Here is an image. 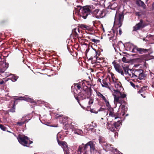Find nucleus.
<instances>
[{
    "label": "nucleus",
    "mask_w": 154,
    "mask_h": 154,
    "mask_svg": "<svg viewBox=\"0 0 154 154\" xmlns=\"http://www.w3.org/2000/svg\"><path fill=\"white\" fill-rule=\"evenodd\" d=\"M112 64L117 72L122 75H126L128 77V78L125 77V79L128 81V78H131L132 80H134L137 79L141 80L143 79L145 77L143 71L141 69L136 70L133 73L131 72V69L129 68V66L128 65H122L123 70L120 65L117 63L115 62H113Z\"/></svg>",
    "instance_id": "nucleus-1"
},
{
    "label": "nucleus",
    "mask_w": 154,
    "mask_h": 154,
    "mask_svg": "<svg viewBox=\"0 0 154 154\" xmlns=\"http://www.w3.org/2000/svg\"><path fill=\"white\" fill-rule=\"evenodd\" d=\"M76 12H78L84 19L86 18L90 13H92L95 9V7L93 5L82 7L79 5L74 7Z\"/></svg>",
    "instance_id": "nucleus-2"
},
{
    "label": "nucleus",
    "mask_w": 154,
    "mask_h": 154,
    "mask_svg": "<svg viewBox=\"0 0 154 154\" xmlns=\"http://www.w3.org/2000/svg\"><path fill=\"white\" fill-rule=\"evenodd\" d=\"M112 94L114 97V103L115 105L117 104H122L123 100L122 99L126 97L125 94H122L120 92L115 91V92H112Z\"/></svg>",
    "instance_id": "nucleus-3"
},
{
    "label": "nucleus",
    "mask_w": 154,
    "mask_h": 154,
    "mask_svg": "<svg viewBox=\"0 0 154 154\" xmlns=\"http://www.w3.org/2000/svg\"><path fill=\"white\" fill-rule=\"evenodd\" d=\"M6 61L3 56H0V73L4 72L8 67L9 64Z\"/></svg>",
    "instance_id": "nucleus-4"
},
{
    "label": "nucleus",
    "mask_w": 154,
    "mask_h": 154,
    "mask_svg": "<svg viewBox=\"0 0 154 154\" xmlns=\"http://www.w3.org/2000/svg\"><path fill=\"white\" fill-rule=\"evenodd\" d=\"M19 142L24 146H26L28 144V137L23 135L20 134L17 137Z\"/></svg>",
    "instance_id": "nucleus-5"
},
{
    "label": "nucleus",
    "mask_w": 154,
    "mask_h": 154,
    "mask_svg": "<svg viewBox=\"0 0 154 154\" xmlns=\"http://www.w3.org/2000/svg\"><path fill=\"white\" fill-rule=\"evenodd\" d=\"M58 143L59 145L63 148V151L65 152L64 154H69V150L66 143L64 141H60L58 140Z\"/></svg>",
    "instance_id": "nucleus-6"
},
{
    "label": "nucleus",
    "mask_w": 154,
    "mask_h": 154,
    "mask_svg": "<svg viewBox=\"0 0 154 154\" xmlns=\"http://www.w3.org/2000/svg\"><path fill=\"white\" fill-rule=\"evenodd\" d=\"M122 16L121 15H119L118 17H117L116 14V15L114 22V25H117L119 27L121 26L122 24Z\"/></svg>",
    "instance_id": "nucleus-7"
},
{
    "label": "nucleus",
    "mask_w": 154,
    "mask_h": 154,
    "mask_svg": "<svg viewBox=\"0 0 154 154\" xmlns=\"http://www.w3.org/2000/svg\"><path fill=\"white\" fill-rule=\"evenodd\" d=\"M120 45L123 46L124 47H127L128 48H136L137 46L130 43H127L123 44L122 42H119L118 44V47L119 48L121 47Z\"/></svg>",
    "instance_id": "nucleus-8"
},
{
    "label": "nucleus",
    "mask_w": 154,
    "mask_h": 154,
    "mask_svg": "<svg viewBox=\"0 0 154 154\" xmlns=\"http://www.w3.org/2000/svg\"><path fill=\"white\" fill-rule=\"evenodd\" d=\"M115 88H116V90H115L111 88L113 92H115V91H119L120 92L121 90L122 89L121 86V84L120 82L118 81H116L113 84Z\"/></svg>",
    "instance_id": "nucleus-9"
},
{
    "label": "nucleus",
    "mask_w": 154,
    "mask_h": 154,
    "mask_svg": "<svg viewBox=\"0 0 154 154\" xmlns=\"http://www.w3.org/2000/svg\"><path fill=\"white\" fill-rule=\"evenodd\" d=\"M143 27L144 26L143 24V21L142 20H141L139 23H137L134 27L133 31H136L140 29L143 28Z\"/></svg>",
    "instance_id": "nucleus-10"
},
{
    "label": "nucleus",
    "mask_w": 154,
    "mask_h": 154,
    "mask_svg": "<svg viewBox=\"0 0 154 154\" xmlns=\"http://www.w3.org/2000/svg\"><path fill=\"white\" fill-rule=\"evenodd\" d=\"M130 51L132 52H135V51H138L140 54L146 53L148 51L146 49H129Z\"/></svg>",
    "instance_id": "nucleus-11"
},
{
    "label": "nucleus",
    "mask_w": 154,
    "mask_h": 154,
    "mask_svg": "<svg viewBox=\"0 0 154 154\" xmlns=\"http://www.w3.org/2000/svg\"><path fill=\"white\" fill-rule=\"evenodd\" d=\"M108 111L109 112V117H112L113 118L112 120H113V119H116L117 118H118V117L116 116V115L113 112V109L112 108H109V109H108Z\"/></svg>",
    "instance_id": "nucleus-12"
},
{
    "label": "nucleus",
    "mask_w": 154,
    "mask_h": 154,
    "mask_svg": "<svg viewBox=\"0 0 154 154\" xmlns=\"http://www.w3.org/2000/svg\"><path fill=\"white\" fill-rule=\"evenodd\" d=\"M88 92L86 90H84L80 92L79 94V97H81L82 99H85L86 98Z\"/></svg>",
    "instance_id": "nucleus-13"
},
{
    "label": "nucleus",
    "mask_w": 154,
    "mask_h": 154,
    "mask_svg": "<svg viewBox=\"0 0 154 154\" xmlns=\"http://www.w3.org/2000/svg\"><path fill=\"white\" fill-rule=\"evenodd\" d=\"M101 85L103 87H105L108 88L112 92H113L112 90L111 89V88L110 87V83H108L104 80L102 81V83H101Z\"/></svg>",
    "instance_id": "nucleus-14"
},
{
    "label": "nucleus",
    "mask_w": 154,
    "mask_h": 154,
    "mask_svg": "<svg viewBox=\"0 0 154 154\" xmlns=\"http://www.w3.org/2000/svg\"><path fill=\"white\" fill-rule=\"evenodd\" d=\"M19 99H20V100H26L28 102H30L31 103H33L34 102L33 100L32 99L30 98L27 96L20 97L19 98Z\"/></svg>",
    "instance_id": "nucleus-15"
},
{
    "label": "nucleus",
    "mask_w": 154,
    "mask_h": 154,
    "mask_svg": "<svg viewBox=\"0 0 154 154\" xmlns=\"http://www.w3.org/2000/svg\"><path fill=\"white\" fill-rule=\"evenodd\" d=\"M149 82L152 87H154V74L152 73H150Z\"/></svg>",
    "instance_id": "nucleus-16"
},
{
    "label": "nucleus",
    "mask_w": 154,
    "mask_h": 154,
    "mask_svg": "<svg viewBox=\"0 0 154 154\" xmlns=\"http://www.w3.org/2000/svg\"><path fill=\"white\" fill-rule=\"evenodd\" d=\"M19 98L18 99H15V98H14V100H13V103H12V107L11 108V109H10V112H15V101L17 100H19Z\"/></svg>",
    "instance_id": "nucleus-17"
},
{
    "label": "nucleus",
    "mask_w": 154,
    "mask_h": 154,
    "mask_svg": "<svg viewBox=\"0 0 154 154\" xmlns=\"http://www.w3.org/2000/svg\"><path fill=\"white\" fill-rule=\"evenodd\" d=\"M18 78V77L17 76H16L13 74H10V79H11L12 82L16 81Z\"/></svg>",
    "instance_id": "nucleus-18"
},
{
    "label": "nucleus",
    "mask_w": 154,
    "mask_h": 154,
    "mask_svg": "<svg viewBox=\"0 0 154 154\" xmlns=\"http://www.w3.org/2000/svg\"><path fill=\"white\" fill-rule=\"evenodd\" d=\"M120 107L121 108L122 111L123 112L122 115L123 116L125 114V112L127 111V108L124 105H122V104L120 105Z\"/></svg>",
    "instance_id": "nucleus-19"
},
{
    "label": "nucleus",
    "mask_w": 154,
    "mask_h": 154,
    "mask_svg": "<svg viewBox=\"0 0 154 154\" xmlns=\"http://www.w3.org/2000/svg\"><path fill=\"white\" fill-rule=\"evenodd\" d=\"M107 128L108 129H109L110 131H113L115 130V129H116V128H115V127L114 126V127H111L112 126V125L110 124L109 123H107Z\"/></svg>",
    "instance_id": "nucleus-20"
},
{
    "label": "nucleus",
    "mask_w": 154,
    "mask_h": 154,
    "mask_svg": "<svg viewBox=\"0 0 154 154\" xmlns=\"http://www.w3.org/2000/svg\"><path fill=\"white\" fill-rule=\"evenodd\" d=\"M99 12H98V14H97V16H96V17L98 18L102 17L103 16V11H102L99 10Z\"/></svg>",
    "instance_id": "nucleus-21"
},
{
    "label": "nucleus",
    "mask_w": 154,
    "mask_h": 154,
    "mask_svg": "<svg viewBox=\"0 0 154 154\" xmlns=\"http://www.w3.org/2000/svg\"><path fill=\"white\" fill-rule=\"evenodd\" d=\"M113 75H112L111 78H109V79L110 82L109 83H110V84H113V85L115 82H116V81L115 80V79L113 78Z\"/></svg>",
    "instance_id": "nucleus-22"
},
{
    "label": "nucleus",
    "mask_w": 154,
    "mask_h": 154,
    "mask_svg": "<svg viewBox=\"0 0 154 154\" xmlns=\"http://www.w3.org/2000/svg\"><path fill=\"white\" fill-rule=\"evenodd\" d=\"M136 3L139 5L141 6L142 7H144L145 6L144 3L141 0H140V1H136Z\"/></svg>",
    "instance_id": "nucleus-23"
},
{
    "label": "nucleus",
    "mask_w": 154,
    "mask_h": 154,
    "mask_svg": "<svg viewBox=\"0 0 154 154\" xmlns=\"http://www.w3.org/2000/svg\"><path fill=\"white\" fill-rule=\"evenodd\" d=\"M121 122L119 120L117 121V122H115L114 123V126L115 127V128H116V129H117V128L120 126Z\"/></svg>",
    "instance_id": "nucleus-24"
},
{
    "label": "nucleus",
    "mask_w": 154,
    "mask_h": 154,
    "mask_svg": "<svg viewBox=\"0 0 154 154\" xmlns=\"http://www.w3.org/2000/svg\"><path fill=\"white\" fill-rule=\"evenodd\" d=\"M0 128L4 131H7L8 132H10V131L7 130V128L2 124L0 125Z\"/></svg>",
    "instance_id": "nucleus-25"
},
{
    "label": "nucleus",
    "mask_w": 154,
    "mask_h": 154,
    "mask_svg": "<svg viewBox=\"0 0 154 154\" xmlns=\"http://www.w3.org/2000/svg\"><path fill=\"white\" fill-rule=\"evenodd\" d=\"M91 42H93L94 43V46L95 45V44H97V43H98L100 42V41L99 40L96 39L94 38L91 39Z\"/></svg>",
    "instance_id": "nucleus-26"
},
{
    "label": "nucleus",
    "mask_w": 154,
    "mask_h": 154,
    "mask_svg": "<svg viewBox=\"0 0 154 154\" xmlns=\"http://www.w3.org/2000/svg\"><path fill=\"white\" fill-rule=\"evenodd\" d=\"M75 133L77 134L80 135H82L83 134V131L77 129L75 131Z\"/></svg>",
    "instance_id": "nucleus-27"
},
{
    "label": "nucleus",
    "mask_w": 154,
    "mask_h": 154,
    "mask_svg": "<svg viewBox=\"0 0 154 154\" xmlns=\"http://www.w3.org/2000/svg\"><path fill=\"white\" fill-rule=\"evenodd\" d=\"M97 95H98V96L100 97H101V98H102L104 100H106V98H105V97H104L100 93V92H98V93H97Z\"/></svg>",
    "instance_id": "nucleus-28"
},
{
    "label": "nucleus",
    "mask_w": 154,
    "mask_h": 154,
    "mask_svg": "<svg viewBox=\"0 0 154 154\" xmlns=\"http://www.w3.org/2000/svg\"><path fill=\"white\" fill-rule=\"evenodd\" d=\"M108 114V112H106L105 111H103L101 112V114L102 116L104 117L106 116Z\"/></svg>",
    "instance_id": "nucleus-29"
},
{
    "label": "nucleus",
    "mask_w": 154,
    "mask_h": 154,
    "mask_svg": "<svg viewBox=\"0 0 154 154\" xmlns=\"http://www.w3.org/2000/svg\"><path fill=\"white\" fill-rule=\"evenodd\" d=\"M104 101L105 102L106 105L108 107L109 109V108H111L110 106L109 102L106 100H106H104Z\"/></svg>",
    "instance_id": "nucleus-30"
},
{
    "label": "nucleus",
    "mask_w": 154,
    "mask_h": 154,
    "mask_svg": "<svg viewBox=\"0 0 154 154\" xmlns=\"http://www.w3.org/2000/svg\"><path fill=\"white\" fill-rule=\"evenodd\" d=\"M122 61L124 63H129V61L126 59V58L125 57H123L122 58Z\"/></svg>",
    "instance_id": "nucleus-31"
},
{
    "label": "nucleus",
    "mask_w": 154,
    "mask_h": 154,
    "mask_svg": "<svg viewBox=\"0 0 154 154\" xmlns=\"http://www.w3.org/2000/svg\"><path fill=\"white\" fill-rule=\"evenodd\" d=\"M99 10L98 9H95L92 13H93L94 14L96 15V16H97V14H98V12H99Z\"/></svg>",
    "instance_id": "nucleus-32"
},
{
    "label": "nucleus",
    "mask_w": 154,
    "mask_h": 154,
    "mask_svg": "<svg viewBox=\"0 0 154 154\" xmlns=\"http://www.w3.org/2000/svg\"><path fill=\"white\" fill-rule=\"evenodd\" d=\"M99 141L100 143L101 144L104 142V139L103 137H100L99 138Z\"/></svg>",
    "instance_id": "nucleus-33"
},
{
    "label": "nucleus",
    "mask_w": 154,
    "mask_h": 154,
    "mask_svg": "<svg viewBox=\"0 0 154 154\" xmlns=\"http://www.w3.org/2000/svg\"><path fill=\"white\" fill-rule=\"evenodd\" d=\"M145 88H142L140 90L138 91V93L140 94L142 92L144 91L145 90Z\"/></svg>",
    "instance_id": "nucleus-34"
},
{
    "label": "nucleus",
    "mask_w": 154,
    "mask_h": 154,
    "mask_svg": "<svg viewBox=\"0 0 154 154\" xmlns=\"http://www.w3.org/2000/svg\"><path fill=\"white\" fill-rule=\"evenodd\" d=\"M82 26L83 27L87 29H88L89 28V27L88 26H86V25H82Z\"/></svg>",
    "instance_id": "nucleus-35"
},
{
    "label": "nucleus",
    "mask_w": 154,
    "mask_h": 154,
    "mask_svg": "<svg viewBox=\"0 0 154 154\" xmlns=\"http://www.w3.org/2000/svg\"><path fill=\"white\" fill-rule=\"evenodd\" d=\"M93 49L95 51V52L96 53V57H97V54H99V52H98V51H97L95 49Z\"/></svg>",
    "instance_id": "nucleus-36"
},
{
    "label": "nucleus",
    "mask_w": 154,
    "mask_h": 154,
    "mask_svg": "<svg viewBox=\"0 0 154 154\" xmlns=\"http://www.w3.org/2000/svg\"><path fill=\"white\" fill-rule=\"evenodd\" d=\"M130 83L131 84V85L134 88H135V84L132 82H130Z\"/></svg>",
    "instance_id": "nucleus-37"
},
{
    "label": "nucleus",
    "mask_w": 154,
    "mask_h": 154,
    "mask_svg": "<svg viewBox=\"0 0 154 154\" xmlns=\"http://www.w3.org/2000/svg\"><path fill=\"white\" fill-rule=\"evenodd\" d=\"M76 86L77 87L78 89H80L81 88L80 85H78V84H76Z\"/></svg>",
    "instance_id": "nucleus-38"
},
{
    "label": "nucleus",
    "mask_w": 154,
    "mask_h": 154,
    "mask_svg": "<svg viewBox=\"0 0 154 154\" xmlns=\"http://www.w3.org/2000/svg\"><path fill=\"white\" fill-rule=\"evenodd\" d=\"M82 147H81L80 146H79V151L80 152V153H81V150L82 149Z\"/></svg>",
    "instance_id": "nucleus-39"
},
{
    "label": "nucleus",
    "mask_w": 154,
    "mask_h": 154,
    "mask_svg": "<svg viewBox=\"0 0 154 154\" xmlns=\"http://www.w3.org/2000/svg\"><path fill=\"white\" fill-rule=\"evenodd\" d=\"M23 123H24V122H17V124L20 125H21Z\"/></svg>",
    "instance_id": "nucleus-40"
},
{
    "label": "nucleus",
    "mask_w": 154,
    "mask_h": 154,
    "mask_svg": "<svg viewBox=\"0 0 154 154\" xmlns=\"http://www.w3.org/2000/svg\"><path fill=\"white\" fill-rule=\"evenodd\" d=\"M119 34L120 35H121L122 33V32L120 29L119 30Z\"/></svg>",
    "instance_id": "nucleus-41"
},
{
    "label": "nucleus",
    "mask_w": 154,
    "mask_h": 154,
    "mask_svg": "<svg viewBox=\"0 0 154 154\" xmlns=\"http://www.w3.org/2000/svg\"><path fill=\"white\" fill-rule=\"evenodd\" d=\"M4 83V82L3 81H2L1 82H0V85H2Z\"/></svg>",
    "instance_id": "nucleus-42"
},
{
    "label": "nucleus",
    "mask_w": 154,
    "mask_h": 154,
    "mask_svg": "<svg viewBox=\"0 0 154 154\" xmlns=\"http://www.w3.org/2000/svg\"><path fill=\"white\" fill-rule=\"evenodd\" d=\"M88 103H89V104H90V103H91V104H92V103H93V101H92V100H90V101H89Z\"/></svg>",
    "instance_id": "nucleus-43"
},
{
    "label": "nucleus",
    "mask_w": 154,
    "mask_h": 154,
    "mask_svg": "<svg viewBox=\"0 0 154 154\" xmlns=\"http://www.w3.org/2000/svg\"><path fill=\"white\" fill-rule=\"evenodd\" d=\"M77 100H78V102L79 103V104L80 105V106H81V107H82V108H83V109H85V108L84 107H83V106L81 105V104L79 103V101L78 99H77Z\"/></svg>",
    "instance_id": "nucleus-44"
},
{
    "label": "nucleus",
    "mask_w": 154,
    "mask_h": 154,
    "mask_svg": "<svg viewBox=\"0 0 154 154\" xmlns=\"http://www.w3.org/2000/svg\"><path fill=\"white\" fill-rule=\"evenodd\" d=\"M32 143V141H30V140H29V144H31Z\"/></svg>",
    "instance_id": "nucleus-45"
},
{
    "label": "nucleus",
    "mask_w": 154,
    "mask_h": 154,
    "mask_svg": "<svg viewBox=\"0 0 154 154\" xmlns=\"http://www.w3.org/2000/svg\"><path fill=\"white\" fill-rule=\"evenodd\" d=\"M98 81L99 82H100V83H102V82H101V79H99L98 80Z\"/></svg>",
    "instance_id": "nucleus-46"
},
{
    "label": "nucleus",
    "mask_w": 154,
    "mask_h": 154,
    "mask_svg": "<svg viewBox=\"0 0 154 154\" xmlns=\"http://www.w3.org/2000/svg\"><path fill=\"white\" fill-rule=\"evenodd\" d=\"M93 1H94L95 2H97L98 1V0H92Z\"/></svg>",
    "instance_id": "nucleus-47"
},
{
    "label": "nucleus",
    "mask_w": 154,
    "mask_h": 154,
    "mask_svg": "<svg viewBox=\"0 0 154 154\" xmlns=\"http://www.w3.org/2000/svg\"><path fill=\"white\" fill-rule=\"evenodd\" d=\"M149 0H146V3L147 2L149 1Z\"/></svg>",
    "instance_id": "nucleus-48"
},
{
    "label": "nucleus",
    "mask_w": 154,
    "mask_h": 154,
    "mask_svg": "<svg viewBox=\"0 0 154 154\" xmlns=\"http://www.w3.org/2000/svg\"><path fill=\"white\" fill-rule=\"evenodd\" d=\"M14 99L13 97H11V98H10V100H12V99Z\"/></svg>",
    "instance_id": "nucleus-49"
},
{
    "label": "nucleus",
    "mask_w": 154,
    "mask_h": 154,
    "mask_svg": "<svg viewBox=\"0 0 154 154\" xmlns=\"http://www.w3.org/2000/svg\"><path fill=\"white\" fill-rule=\"evenodd\" d=\"M91 47L92 48H93V45L91 46Z\"/></svg>",
    "instance_id": "nucleus-50"
},
{
    "label": "nucleus",
    "mask_w": 154,
    "mask_h": 154,
    "mask_svg": "<svg viewBox=\"0 0 154 154\" xmlns=\"http://www.w3.org/2000/svg\"><path fill=\"white\" fill-rule=\"evenodd\" d=\"M141 95L142 96V97H143V95L142 94H141Z\"/></svg>",
    "instance_id": "nucleus-51"
},
{
    "label": "nucleus",
    "mask_w": 154,
    "mask_h": 154,
    "mask_svg": "<svg viewBox=\"0 0 154 154\" xmlns=\"http://www.w3.org/2000/svg\"><path fill=\"white\" fill-rule=\"evenodd\" d=\"M101 119L102 120H103V118H101Z\"/></svg>",
    "instance_id": "nucleus-52"
},
{
    "label": "nucleus",
    "mask_w": 154,
    "mask_h": 154,
    "mask_svg": "<svg viewBox=\"0 0 154 154\" xmlns=\"http://www.w3.org/2000/svg\"><path fill=\"white\" fill-rule=\"evenodd\" d=\"M116 134H117V133H116ZM115 135H116V133H115Z\"/></svg>",
    "instance_id": "nucleus-53"
},
{
    "label": "nucleus",
    "mask_w": 154,
    "mask_h": 154,
    "mask_svg": "<svg viewBox=\"0 0 154 154\" xmlns=\"http://www.w3.org/2000/svg\"><path fill=\"white\" fill-rule=\"evenodd\" d=\"M115 51H116V49L115 48Z\"/></svg>",
    "instance_id": "nucleus-54"
},
{
    "label": "nucleus",
    "mask_w": 154,
    "mask_h": 154,
    "mask_svg": "<svg viewBox=\"0 0 154 154\" xmlns=\"http://www.w3.org/2000/svg\"><path fill=\"white\" fill-rule=\"evenodd\" d=\"M128 115V114L126 115V116H127Z\"/></svg>",
    "instance_id": "nucleus-55"
},
{
    "label": "nucleus",
    "mask_w": 154,
    "mask_h": 154,
    "mask_svg": "<svg viewBox=\"0 0 154 154\" xmlns=\"http://www.w3.org/2000/svg\"><path fill=\"white\" fill-rule=\"evenodd\" d=\"M11 133L12 134H14L13 133Z\"/></svg>",
    "instance_id": "nucleus-56"
},
{
    "label": "nucleus",
    "mask_w": 154,
    "mask_h": 154,
    "mask_svg": "<svg viewBox=\"0 0 154 154\" xmlns=\"http://www.w3.org/2000/svg\"><path fill=\"white\" fill-rule=\"evenodd\" d=\"M137 1H140V0H137Z\"/></svg>",
    "instance_id": "nucleus-57"
}]
</instances>
